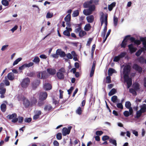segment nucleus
<instances>
[{
    "instance_id": "f257e3e1",
    "label": "nucleus",
    "mask_w": 146,
    "mask_h": 146,
    "mask_svg": "<svg viewBox=\"0 0 146 146\" xmlns=\"http://www.w3.org/2000/svg\"><path fill=\"white\" fill-rule=\"evenodd\" d=\"M93 3L97 4L98 3V1L96 0H90L89 1H87L85 2L83 5L84 8H88L90 7L91 6L94 5H91Z\"/></svg>"
},
{
    "instance_id": "f03ea898",
    "label": "nucleus",
    "mask_w": 146,
    "mask_h": 146,
    "mask_svg": "<svg viewBox=\"0 0 146 146\" xmlns=\"http://www.w3.org/2000/svg\"><path fill=\"white\" fill-rule=\"evenodd\" d=\"M95 9V5H93L88 9H84L83 11L84 14L86 16L89 15L92 13Z\"/></svg>"
},
{
    "instance_id": "7ed1b4c3",
    "label": "nucleus",
    "mask_w": 146,
    "mask_h": 146,
    "mask_svg": "<svg viewBox=\"0 0 146 146\" xmlns=\"http://www.w3.org/2000/svg\"><path fill=\"white\" fill-rule=\"evenodd\" d=\"M48 76L46 71L38 72L37 74V77L40 79H44L48 78Z\"/></svg>"
},
{
    "instance_id": "20e7f679",
    "label": "nucleus",
    "mask_w": 146,
    "mask_h": 146,
    "mask_svg": "<svg viewBox=\"0 0 146 146\" xmlns=\"http://www.w3.org/2000/svg\"><path fill=\"white\" fill-rule=\"evenodd\" d=\"M30 81L28 78H24L21 83V85L22 87L23 88H25L29 86Z\"/></svg>"
},
{
    "instance_id": "39448f33",
    "label": "nucleus",
    "mask_w": 146,
    "mask_h": 146,
    "mask_svg": "<svg viewBox=\"0 0 146 146\" xmlns=\"http://www.w3.org/2000/svg\"><path fill=\"white\" fill-rule=\"evenodd\" d=\"M124 81L126 82L127 84V88H129L132 84V79L129 78V75L127 74H125L124 75Z\"/></svg>"
},
{
    "instance_id": "423d86ee",
    "label": "nucleus",
    "mask_w": 146,
    "mask_h": 146,
    "mask_svg": "<svg viewBox=\"0 0 146 146\" xmlns=\"http://www.w3.org/2000/svg\"><path fill=\"white\" fill-rule=\"evenodd\" d=\"M126 54V53L125 52H121L119 55L117 56H115L113 58L114 62H117L119 61L120 59L124 57Z\"/></svg>"
},
{
    "instance_id": "0eeeda50",
    "label": "nucleus",
    "mask_w": 146,
    "mask_h": 146,
    "mask_svg": "<svg viewBox=\"0 0 146 146\" xmlns=\"http://www.w3.org/2000/svg\"><path fill=\"white\" fill-rule=\"evenodd\" d=\"M40 83V81L39 80L36 79L34 80L31 84L33 89L34 90H35Z\"/></svg>"
},
{
    "instance_id": "6e6552de",
    "label": "nucleus",
    "mask_w": 146,
    "mask_h": 146,
    "mask_svg": "<svg viewBox=\"0 0 146 146\" xmlns=\"http://www.w3.org/2000/svg\"><path fill=\"white\" fill-rule=\"evenodd\" d=\"M38 95L39 100H44L46 99L48 94L46 92H40L39 94L38 93Z\"/></svg>"
},
{
    "instance_id": "1a4fd4ad",
    "label": "nucleus",
    "mask_w": 146,
    "mask_h": 146,
    "mask_svg": "<svg viewBox=\"0 0 146 146\" xmlns=\"http://www.w3.org/2000/svg\"><path fill=\"white\" fill-rule=\"evenodd\" d=\"M23 104L26 108H28L29 107H31L32 104L25 97H24L23 100Z\"/></svg>"
},
{
    "instance_id": "9d476101",
    "label": "nucleus",
    "mask_w": 146,
    "mask_h": 146,
    "mask_svg": "<svg viewBox=\"0 0 146 146\" xmlns=\"http://www.w3.org/2000/svg\"><path fill=\"white\" fill-rule=\"evenodd\" d=\"M100 21H101V26H102L104 22H105V26H106L107 27L108 24V15L106 14L105 15L104 19V15H102L100 18Z\"/></svg>"
},
{
    "instance_id": "9b49d317",
    "label": "nucleus",
    "mask_w": 146,
    "mask_h": 146,
    "mask_svg": "<svg viewBox=\"0 0 146 146\" xmlns=\"http://www.w3.org/2000/svg\"><path fill=\"white\" fill-rule=\"evenodd\" d=\"M130 37V35H127L126 36L121 43L120 44V46L121 48H125L127 44V42L129 40L128 38H129Z\"/></svg>"
},
{
    "instance_id": "f8f14e48",
    "label": "nucleus",
    "mask_w": 146,
    "mask_h": 146,
    "mask_svg": "<svg viewBox=\"0 0 146 146\" xmlns=\"http://www.w3.org/2000/svg\"><path fill=\"white\" fill-rule=\"evenodd\" d=\"M72 128L71 126L68 127V128L66 127H64L62 129V133L63 135L66 136L67 135L69 134Z\"/></svg>"
},
{
    "instance_id": "ddd939ff",
    "label": "nucleus",
    "mask_w": 146,
    "mask_h": 146,
    "mask_svg": "<svg viewBox=\"0 0 146 146\" xmlns=\"http://www.w3.org/2000/svg\"><path fill=\"white\" fill-rule=\"evenodd\" d=\"M132 68L134 69L138 72L139 73H141L142 72V68L138 65L137 64H134Z\"/></svg>"
},
{
    "instance_id": "4468645a",
    "label": "nucleus",
    "mask_w": 146,
    "mask_h": 146,
    "mask_svg": "<svg viewBox=\"0 0 146 146\" xmlns=\"http://www.w3.org/2000/svg\"><path fill=\"white\" fill-rule=\"evenodd\" d=\"M38 96V93H36L33 95V96L31 99V103L32 106L33 105H35L37 102L36 97Z\"/></svg>"
},
{
    "instance_id": "2eb2a0df",
    "label": "nucleus",
    "mask_w": 146,
    "mask_h": 146,
    "mask_svg": "<svg viewBox=\"0 0 146 146\" xmlns=\"http://www.w3.org/2000/svg\"><path fill=\"white\" fill-rule=\"evenodd\" d=\"M82 23H80L75 25L76 29L74 30V32L76 33H78L82 30Z\"/></svg>"
},
{
    "instance_id": "dca6fc26",
    "label": "nucleus",
    "mask_w": 146,
    "mask_h": 146,
    "mask_svg": "<svg viewBox=\"0 0 146 146\" xmlns=\"http://www.w3.org/2000/svg\"><path fill=\"white\" fill-rule=\"evenodd\" d=\"M128 47L131 53L135 52L137 50L136 48L133 47V46L132 44L129 45Z\"/></svg>"
},
{
    "instance_id": "f3484780",
    "label": "nucleus",
    "mask_w": 146,
    "mask_h": 146,
    "mask_svg": "<svg viewBox=\"0 0 146 146\" xmlns=\"http://www.w3.org/2000/svg\"><path fill=\"white\" fill-rule=\"evenodd\" d=\"M57 53L61 57H64L66 55L64 52L62 51L61 49H58L57 50Z\"/></svg>"
},
{
    "instance_id": "a211bd4d",
    "label": "nucleus",
    "mask_w": 146,
    "mask_h": 146,
    "mask_svg": "<svg viewBox=\"0 0 146 146\" xmlns=\"http://www.w3.org/2000/svg\"><path fill=\"white\" fill-rule=\"evenodd\" d=\"M47 71L49 74L52 75L55 74L56 73V70L53 68H48L47 69Z\"/></svg>"
},
{
    "instance_id": "6ab92c4d",
    "label": "nucleus",
    "mask_w": 146,
    "mask_h": 146,
    "mask_svg": "<svg viewBox=\"0 0 146 146\" xmlns=\"http://www.w3.org/2000/svg\"><path fill=\"white\" fill-rule=\"evenodd\" d=\"M7 77L10 80L13 81L14 80L15 77V74L13 72H10L7 75Z\"/></svg>"
},
{
    "instance_id": "aec40b11",
    "label": "nucleus",
    "mask_w": 146,
    "mask_h": 146,
    "mask_svg": "<svg viewBox=\"0 0 146 146\" xmlns=\"http://www.w3.org/2000/svg\"><path fill=\"white\" fill-rule=\"evenodd\" d=\"M146 111V110H139L136 112V116L135 117V118H139L141 115L142 113Z\"/></svg>"
},
{
    "instance_id": "412c9836",
    "label": "nucleus",
    "mask_w": 146,
    "mask_h": 146,
    "mask_svg": "<svg viewBox=\"0 0 146 146\" xmlns=\"http://www.w3.org/2000/svg\"><path fill=\"white\" fill-rule=\"evenodd\" d=\"M35 115L33 117V119L34 120H36L38 119L40 117V115H41L42 112L41 111L39 110L36 111L35 112Z\"/></svg>"
},
{
    "instance_id": "4be33fe9",
    "label": "nucleus",
    "mask_w": 146,
    "mask_h": 146,
    "mask_svg": "<svg viewBox=\"0 0 146 146\" xmlns=\"http://www.w3.org/2000/svg\"><path fill=\"white\" fill-rule=\"evenodd\" d=\"M56 76L60 80L63 79L64 78V73L62 72H58L56 73Z\"/></svg>"
},
{
    "instance_id": "5701e85b",
    "label": "nucleus",
    "mask_w": 146,
    "mask_h": 146,
    "mask_svg": "<svg viewBox=\"0 0 146 146\" xmlns=\"http://www.w3.org/2000/svg\"><path fill=\"white\" fill-rule=\"evenodd\" d=\"M51 85L48 83H45L44 86V88L46 90H50L52 89Z\"/></svg>"
},
{
    "instance_id": "b1692460",
    "label": "nucleus",
    "mask_w": 146,
    "mask_h": 146,
    "mask_svg": "<svg viewBox=\"0 0 146 146\" xmlns=\"http://www.w3.org/2000/svg\"><path fill=\"white\" fill-rule=\"evenodd\" d=\"M86 19L88 22L89 23H92L94 20V17L93 15H91L86 17Z\"/></svg>"
},
{
    "instance_id": "393cba45",
    "label": "nucleus",
    "mask_w": 146,
    "mask_h": 146,
    "mask_svg": "<svg viewBox=\"0 0 146 146\" xmlns=\"http://www.w3.org/2000/svg\"><path fill=\"white\" fill-rule=\"evenodd\" d=\"M137 60L141 64H144L145 61L144 58L142 56H141L138 58L137 59Z\"/></svg>"
},
{
    "instance_id": "a878e982",
    "label": "nucleus",
    "mask_w": 146,
    "mask_h": 146,
    "mask_svg": "<svg viewBox=\"0 0 146 146\" xmlns=\"http://www.w3.org/2000/svg\"><path fill=\"white\" fill-rule=\"evenodd\" d=\"M125 107L129 110H133L131 107V104L129 101H127L125 102Z\"/></svg>"
},
{
    "instance_id": "bb28decb",
    "label": "nucleus",
    "mask_w": 146,
    "mask_h": 146,
    "mask_svg": "<svg viewBox=\"0 0 146 146\" xmlns=\"http://www.w3.org/2000/svg\"><path fill=\"white\" fill-rule=\"evenodd\" d=\"M116 5V3L115 2H113L111 4L109 5L108 6V9L109 11H111L113 8Z\"/></svg>"
},
{
    "instance_id": "cd10ccee",
    "label": "nucleus",
    "mask_w": 146,
    "mask_h": 146,
    "mask_svg": "<svg viewBox=\"0 0 146 146\" xmlns=\"http://www.w3.org/2000/svg\"><path fill=\"white\" fill-rule=\"evenodd\" d=\"M91 27L89 23L86 24L84 27V29L87 31H89L91 29Z\"/></svg>"
},
{
    "instance_id": "c85d7f7f",
    "label": "nucleus",
    "mask_w": 146,
    "mask_h": 146,
    "mask_svg": "<svg viewBox=\"0 0 146 146\" xmlns=\"http://www.w3.org/2000/svg\"><path fill=\"white\" fill-rule=\"evenodd\" d=\"M131 69V66L129 65H127L125 66L124 68V71L126 72L129 71Z\"/></svg>"
},
{
    "instance_id": "c756f323",
    "label": "nucleus",
    "mask_w": 146,
    "mask_h": 146,
    "mask_svg": "<svg viewBox=\"0 0 146 146\" xmlns=\"http://www.w3.org/2000/svg\"><path fill=\"white\" fill-rule=\"evenodd\" d=\"M79 14V11L78 10H77L74 11L72 14L73 17H76L78 16Z\"/></svg>"
},
{
    "instance_id": "7c9ffc66",
    "label": "nucleus",
    "mask_w": 146,
    "mask_h": 146,
    "mask_svg": "<svg viewBox=\"0 0 146 146\" xmlns=\"http://www.w3.org/2000/svg\"><path fill=\"white\" fill-rule=\"evenodd\" d=\"M134 89L136 90L137 91L140 89L139 85L138 83H135L133 84Z\"/></svg>"
},
{
    "instance_id": "2f4dec72",
    "label": "nucleus",
    "mask_w": 146,
    "mask_h": 146,
    "mask_svg": "<svg viewBox=\"0 0 146 146\" xmlns=\"http://www.w3.org/2000/svg\"><path fill=\"white\" fill-rule=\"evenodd\" d=\"M17 117V115L15 113H13L11 115H9L7 116V117L10 119H13L14 117Z\"/></svg>"
},
{
    "instance_id": "473e14b6",
    "label": "nucleus",
    "mask_w": 146,
    "mask_h": 146,
    "mask_svg": "<svg viewBox=\"0 0 146 146\" xmlns=\"http://www.w3.org/2000/svg\"><path fill=\"white\" fill-rule=\"evenodd\" d=\"M78 33L79 36L81 37L86 34V32L82 30H81Z\"/></svg>"
},
{
    "instance_id": "72a5a7b5",
    "label": "nucleus",
    "mask_w": 146,
    "mask_h": 146,
    "mask_svg": "<svg viewBox=\"0 0 146 146\" xmlns=\"http://www.w3.org/2000/svg\"><path fill=\"white\" fill-rule=\"evenodd\" d=\"M116 91L115 89H112L108 93V95L110 96H111L114 94L116 92Z\"/></svg>"
},
{
    "instance_id": "f704fd0d",
    "label": "nucleus",
    "mask_w": 146,
    "mask_h": 146,
    "mask_svg": "<svg viewBox=\"0 0 146 146\" xmlns=\"http://www.w3.org/2000/svg\"><path fill=\"white\" fill-rule=\"evenodd\" d=\"M71 19V15L69 14H68L64 18V20L66 22L70 21Z\"/></svg>"
},
{
    "instance_id": "c9c22d12",
    "label": "nucleus",
    "mask_w": 146,
    "mask_h": 146,
    "mask_svg": "<svg viewBox=\"0 0 146 146\" xmlns=\"http://www.w3.org/2000/svg\"><path fill=\"white\" fill-rule=\"evenodd\" d=\"M109 141L110 143L113 144L115 146H117V144L116 143V141L115 139L110 138L109 139Z\"/></svg>"
},
{
    "instance_id": "e433bc0d",
    "label": "nucleus",
    "mask_w": 146,
    "mask_h": 146,
    "mask_svg": "<svg viewBox=\"0 0 146 146\" xmlns=\"http://www.w3.org/2000/svg\"><path fill=\"white\" fill-rule=\"evenodd\" d=\"M115 70L112 68H110L108 70V74L109 75H111L113 73Z\"/></svg>"
},
{
    "instance_id": "4c0bfd02",
    "label": "nucleus",
    "mask_w": 146,
    "mask_h": 146,
    "mask_svg": "<svg viewBox=\"0 0 146 146\" xmlns=\"http://www.w3.org/2000/svg\"><path fill=\"white\" fill-rule=\"evenodd\" d=\"M53 13H50L49 11H48L46 14V17L47 18H51L53 16Z\"/></svg>"
},
{
    "instance_id": "58836bf2",
    "label": "nucleus",
    "mask_w": 146,
    "mask_h": 146,
    "mask_svg": "<svg viewBox=\"0 0 146 146\" xmlns=\"http://www.w3.org/2000/svg\"><path fill=\"white\" fill-rule=\"evenodd\" d=\"M22 58H19L17 59L14 62L13 64V66H15V65L18 64L19 62L20 61L22 60Z\"/></svg>"
},
{
    "instance_id": "ea45409f",
    "label": "nucleus",
    "mask_w": 146,
    "mask_h": 146,
    "mask_svg": "<svg viewBox=\"0 0 146 146\" xmlns=\"http://www.w3.org/2000/svg\"><path fill=\"white\" fill-rule=\"evenodd\" d=\"M96 46V45L95 44H94L92 46L91 50V56L92 58L93 57L94 52L95 50Z\"/></svg>"
},
{
    "instance_id": "a19ab883",
    "label": "nucleus",
    "mask_w": 146,
    "mask_h": 146,
    "mask_svg": "<svg viewBox=\"0 0 146 146\" xmlns=\"http://www.w3.org/2000/svg\"><path fill=\"white\" fill-rule=\"evenodd\" d=\"M111 32V29H109L107 33L106 36V37L104 38V40L103 41V43H104L105 42L108 36L109 35L110 32Z\"/></svg>"
},
{
    "instance_id": "79ce46f5",
    "label": "nucleus",
    "mask_w": 146,
    "mask_h": 146,
    "mask_svg": "<svg viewBox=\"0 0 146 146\" xmlns=\"http://www.w3.org/2000/svg\"><path fill=\"white\" fill-rule=\"evenodd\" d=\"M40 60L39 57L38 56H36L35 57L33 61L36 63V64H38L40 62Z\"/></svg>"
},
{
    "instance_id": "37998d69",
    "label": "nucleus",
    "mask_w": 146,
    "mask_h": 146,
    "mask_svg": "<svg viewBox=\"0 0 146 146\" xmlns=\"http://www.w3.org/2000/svg\"><path fill=\"white\" fill-rule=\"evenodd\" d=\"M63 35L69 37L70 36V33L69 32L68 30H65L63 32Z\"/></svg>"
},
{
    "instance_id": "c03bdc74",
    "label": "nucleus",
    "mask_w": 146,
    "mask_h": 146,
    "mask_svg": "<svg viewBox=\"0 0 146 146\" xmlns=\"http://www.w3.org/2000/svg\"><path fill=\"white\" fill-rule=\"evenodd\" d=\"M140 40L143 42V44H145L146 45V37H141L140 38Z\"/></svg>"
},
{
    "instance_id": "a18cd8bd",
    "label": "nucleus",
    "mask_w": 146,
    "mask_h": 146,
    "mask_svg": "<svg viewBox=\"0 0 146 146\" xmlns=\"http://www.w3.org/2000/svg\"><path fill=\"white\" fill-rule=\"evenodd\" d=\"M2 4L5 6H7L9 5V2L7 0H2L1 1Z\"/></svg>"
},
{
    "instance_id": "49530a36",
    "label": "nucleus",
    "mask_w": 146,
    "mask_h": 146,
    "mask_svg": "<svg viewBox=\"0 0 146 146\" xmlns=\"http://www.w3.org/2000/svg\"><path fill=\"white\" fill-rule=\"evenodd\" d=\"M117 96H114L111 98V100L113 103H115L117 102Z\"/></svg>"
},
{
    "instance_id": "de8ad7c7",
    "label": "nucleus",
    "mask_w": 146,
    "mask_h": 146,
    "mask_svg": "<svg viewBox=\"0 0 146 146\" xmlns=\"http://www.w3.org/2000/svg\"><path fill=\"white\" fill-rule=\"evenodd\" d=\"M129 91L130 93H132L134 95H137V93L136 92V91L134 89H130L129 90Z\"/></svg>"
},
{
    "instance_id": "09e8293b",
    "label": "nucleus",
    "mask_w": 146,
    "mask_h": 146,
    "mask_svg": "<svg viewBox=\"0 0 146 146\" xmlns=\"http://www.w3.org/2000/svg\"><path fill=\"white\" fill-rule=\"evenodd\" d=\"M44 100H40L38 103V106H43L44 103Z\"/></svg>"
},
{
    "instance_id": "8fccbe9b",
    "label": "nucleus",
    "mask_w": 146,
    "mask_h": 146,
    "mask_svg": "<svg viewBox=\"0 0 146 146\" xmlns=\"http://www.w3.org/2000/svg\"><path fill=\"white\" fill-rule=\"evenodd\" d=\"M117 18L114 16L113 18V23L114 26H116L117 25Z\"/></svg>"
},
{
    "instance_id": "3c124183",
    "label": "nucleus",
    "mask_w": 146,
    "mask_h": 146,
    "mask_svg": "<svg viewBox=\"0 0 146 146\" xmlns=\"http://www.w3.org/2000/svg\"><path fill=\"white\" fill-rule=\"evenodd\" d=\"M56 137L57 139L60 140L62 139V135L61 133H58L56 135Z\"/></svg>"
},
{
    "instance_id": "603ef678",
    "label": "nucleus",
    "mask_w": 146,
    "mask_h": 146,
    "mask_svg": "<svg viewBox=\"0 0 146 146\" xmlns=\"http://www.w3.org/2000/svg\"><path fill=\"white\" fill-rule=\"evenodd\" d=\"M106 82L107 83H110L111 82V78L110 76L106 77Z\"/></svg>"
},
{
    "instance_id": "864d4df0",
    "label": "nucleus",
    "mask_w": 146,
    "mask_h": 146,
    "mask_svg": "<svg viewBox=\"0 0 146 146\" xmlns=\"http://www.w3.org/2000/svg\"><path fill=\"white\" fill-rule=\"evenodd\" d=\"M32 121V118L31 117L26 118L24 119V121L26 123H30Z\"/></svg>"
},
{
    "instance_id": "5fc2aeb1",
    "label": "nucleus",
    "mask_w": 146,
    "mask_h": 146,
    "mask_svg": "<svg viewBox=\"0 0 146 146\" xmlns=\"http://www.w3.org/2000/svg\"><path fill=\"white\" fill-rule=\"evenodd\" d=\"M52 107L50 104H48L44 108V110H51Z\"/></svg>"
},
{
    "instance_id": "6e6d98bb",
    "label": "nucleus",
    "mask_w": 146,
    "mask_h": 146,
    "mask_svg": "<svg viewBox=\"0 0 146 146\" xmlns=\"http://www.w3.org/2000/svg\"><path fill=\"white\" fill-rule=\"evenodd\" d=\"M35 75V73L33 72L29 73L27 74V75L29 77H33Z\"/></svg>"
},
{
    "instance_id": "4d7b16f0",
    "label": "nucleus",
    "mask_w": 146,
    "mask_h": 146,
    "mask_svg": "<svg viewBox=\"0 0 146 146\" xmlns=\"http://www.w3.org/2000/svg\"><path fill=\"white\" fill-rule=\"evenodd\" d=\"M18 119V120L19 123H21L23 122L24 120V119L23 117L19 116Z\"/></svg>"
},
{
    "instance_id": "13d9d810",
    "label": "nucleus",
    "mask_w": 146,
    "mask_h": 146,
    "mask_svg": "<svg viewBox=\"0 0 146 146\" xmlns=\"http://www.w3.org/2000/svg\"><path fill=\"white\" fill-rule=\"evenodd\" d=\"M34 63L32 62H30L28 64L25 63L26 67L28 68L34 65Z\"/></svg>"
},
{
    "instance_id": "bf43d9fd",
    "label": "nucleus",
    "mask_w": 146,
    "mask_h": 146,
    "mask_svg": "<svg viewBox=\"0 0 146 146\" xmlns=\"http://www.w3.org/2000/svg\"><path fill=\"white\" fill-rule=\"evenodd\" d=\"M109 137L107 135H105L103 136L102 138V140L103 141H105L106 140L109 139Z\"/></svg>"
},
{
    "instance_id": "052dcab7",
    "label": "nucleus",
    "mask_w": 146,
    "mask_h": 146,
    "mask_svg": "<svg viewBox=\"0 0 146 146\" xmlns=\"http://www.w3.org/2000/svg\"><path fill=\"white\" fill-rule=\"evenodd\" d=\"M1 110H6V106L5 104H2L1 105Z\"/></svg>"
},
{
    "instance_id": "680f3d73",
    "label": "nucleus",
    "mask_w": 146,
    "mask_h": 146,
    "mask_svg": "<svg viewBox=\"0 0 146 146\" xmlns=\"http://www.w3.org/2000/svg\"><path fill=\"white\" fill-rule=\"evenodd\" d=\"M74 89V87L73 86H71L70 89L68 90V94L69 95L70 94Z\"/></svg>"
},
{
    "instance_id": "e2e57ef3",
    "label": "nucleus",
    "mask_w": 146,
    "mask_h": 146,
    "mask_svg": "<svg viewBox=\"0 0 146 146\" xmlns=\"http://www.w3.org/2000/svg\"><path fill=\"white\" fill-rule=\"evenodd\" d=\"M93 39V38H89L87 44V46L90 45Z\"/></svg>"
},
{
    "instance_id": "0e129e2a",
    "label": "nucleus",
    "mask_w": 146,
    "mask_h": 146,
    "mask_svg": "<svg viewBox=\"0 0 146 146\" xmlns=\"http://www.w3.org/2000/svg\"><path fill=\"white\" fill-rule=\"evenodd\" d=\"M66 56L68 59H72L73 58L72 55L70 53H68V54H66Z\"/></svg>"
},
{
    "instance_id": "69168bd1",
    "label": "nucleus",
    "mask_w": 146,
    "mask_h": 146,
    "mask_svg": "<svg viewBox=\"0 0 146 146\" xmlns=\"http://www.w3.org/2000/svg\"><path fill=\"white\" fill-rule=\"evenodd\" d=\"M141 41L138 40H135L134 43L135 44L137 45H139L141 43Z\"/></svg>"
},
{
    "instance_id": "338daca9",
    "label": "nucleus",
    "mask_w": 146,
    "mask_h": 146,
    "mask_svg": "<svg viewBox=\"0 0 146 146\" xmlns=\"http://www.w3.org/2000/svg\"><path fill=\"white\" fill-rule=\"evenodd\" d=\"M26 67L25 64H23L21 66L19 67V70H22L24 69Z\"/></svg>"
},
{
    "instance_id": "774afa93",
    "label": "nucleus",
    "mask_w": 146,
    "mask_h": 146,
    "mask_svg": "<svg viewBox=\"0 0 146 146\" xmlns=\"http://www.w3.org/2000/svg\"><path fill=\"white\" fill-rule=\"evenodd\" d=\"M117 106L119 108L121 109V110L123 109L122 104L121 103H118L117 105Z\"/></svg>"
}]
</instances>
